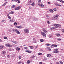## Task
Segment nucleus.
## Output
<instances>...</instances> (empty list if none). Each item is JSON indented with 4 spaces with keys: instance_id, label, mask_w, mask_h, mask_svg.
<instances>
[{
    "instance_id": "nucleus-1",
    "label": "nucleus",
    "mask_w": 64,
    "mask_h": 64,
    "mask_svg": "<svg viewBox=\"0 0 64 64\" xmlns=\"http://www.w3.org/2000/svg\"><path fill=\"white\" fill-rule=\"evenodd\" d=\"M41 34L44 37H46V34L44 33V32H41Z\"/></svg>"
},
{
    "instance_id": "nucleus-2",
    "label": "nucleus",
    "mask_w": 64,
    "mask_h": 64,
    "mask_svg": "<svg viewBox=\"0 0 64 64\" xmlns=\"http://www.w3.org/2000/svg\"><path fill=\"white\" fill-rule=\"evenodd\" d=\"M38 5L39 6H41L42 7H44V5H43V4H42V3H41V4H38Z\"/></svg>"
},
{
    "instance_id": "nucleus-3",
    "label": "nucleus",
    "mask_w": 64,
    "mask_h": 64,
    "mask_svg": "<svg viewBox=\"0 0 64 64\" xmlns=\"http://www.w3.org/2000/svg\"><path fill=\"white\" fill-rule=\"evenodd\" d=\"M20 8H21V6H19L15 8V10H19V9Z\"/></svg>"
},
{
    "instance_id": "nucleus-4",
    "label": "nucleus",
    "mask_w": 64,
    "mask_h": 64,
    "mask_svg": "<svg viewBox=\"0 0 64 64\" xmlns=\"http://www.w3.org/2000/svg\"><path fill=\"white\" fill-rule=\"evenodd\" d=\"M24 31L25 33H27V32H29V31H28V30L27 29H24Z\"/></svg>"
},
{
    "instance_id": "nucleus-5",
    "label": "nucleus",
    "mask_w": 64,
    "mask_h": 64,
    "mask_svg": "<svg viewBox=\"0 0 64 64\" xmlns=\"http://www.w3.org/2000/svg\"><path fill=\"white\" fill-rule=\"evenodd\" d=\"M54 26H55V27H56L57 28L58 27V24H54Z\"/></svg>"
},
{
    "instance_id": "nucleus-6",
    "label": "nucleus",
    "mask_w": 64,
    "mask_h": 64,
    "mask_svg": "<svg viewBox=\"0 0 64 64\" xmlns=\"http://www.w3.org/2000/svg\"><path fill=\"white\" fill-rule=\"evenodd\" d=\"M56 28H57L56 27H54L52 28H50V29L51 30H53V29H56Z\"/></svg>"
},
{
    "instance_id": "nucleus-7",
    "label": "nucleus",
    "mask_w": 64,
    "mask_h": 64,
    "mask_svg": "<svg viewBox=\"0 0 64 64\" xmlns=\"http://www.w3.org/2000/svg\"><path fill=\"white\" fill-rule=\"evenodd\" d=\"M16 50H17L18 51H19L20 49V48H16Z\"/></svg>"
},
{
    "instance_id": "nucleus-8",
    "label": "nucleus",
    "mask_w": 64,
    "mask_h": 64,
    "mask_svg": "<svg viewBox=\"0 0 64 64\" xmlns=\"http://www.w3.org/2000/svg\"><path fill=\"white\" fill-rule=\"evenodd\" d=\"M26 52H28V53H31V51H30L29 50H26Z\"/></svg>"
},
{
    "instance_id": "nucleus-9",
    "label": "nucleus",
    "mask_w": 64,
    "mask_h": 64,
    "mask_svg": "<svg viewBox=\"0 0 64 64\" xmlns=\"http://www.w3.org/2000/svg\"><path fill=\"white\" fill-rule=\"evenodd\" d=\"M18 30L14 29V32H17V31Z\"/></svg>"
},
{
    "instance_id": "nucleus-10",
    "label": "nucleus",
    "mask_w": 64,
    "mask_h": 64,
    "mask_svg": "<svg viewBox=\"0 0 64 64\" xmlns=\"http://www.w3.org/2000/svg\"><path fill=\"white\" fill-rule=\"evenodd\" d=\"M50 12H52V13H53V10L52 9H50Z\"/></svg>"
},
{
    "instance_id": "nucleus-11",
    "label": "nucleus",
    "mask_w": 64,
    "mask_h": 64,
    "mask_svg": "<svg viewBox=\"0 0 64 64\" xmlns=\"http://www.w3.org/2000/svg\"><path fill=\"white\" fill-rule=\"evenodd\" d=\"M47 56L48 57H50L51 56V55L49 54H48L47 55Z\"/></svg>"
},
{
    "instance_id": "nucleus-12",
    "label": "nucleus",
    "mask_w": 64,
    "mask_h": 64,
    "mask_svg": "<svg viewBox=\"0 0 64 64\" xmlns=\"http://www.w3.org/2000/svg\"><path fill=\"white\" fill-rule=\"evenodd\" d=\"M14 21H15V20H14V19L13 18L11 20L12 22H14Z\"/></svg>"
},
{
    "instance_id": "nucleus-13",
    "label": "nucleus",
    "mask_w": 64,
    "mask_h": 64,
    "mask_svg": "<svg viewBox=\"0 0 64 64\" xmlns=\"http://www.w3.org/2000/svg\"><path fill=\"white\" fill-rule=\"evenodd\" d=\"M56 36H60V34H56Z\"/></svg>"
},
{
    "instance_id": "nucleus-14",
    "label": "nucleus",
    "mask_w": 64,
    "mask_h": 64,
    "mask_svg": "<svg viewBox=\"0 0 64 64\" xmlns=\"http://www.w3.org/2000/svg\"><path fill=\"white\" fill-rule=\"evenodd\" d=\"M30 63V61L29 60H28L27 62V63L28 64H29V63Z\"/></svg>"
},
{
    "instance_id": "nucleus-15",
    "label": "nucleus",
    "mask_w": 64,
    "mask_h": 64,
    "mask_svg": "<svg viewBox=\"0 0 64 64\" xmlns=\"http://www.w3.org/2000/svg\"><path fill=\"white\" fill-rule=\"evenodd\" d=\"M14 12H10V14H13Z\"/></svg>"
},
{
    "instance_id": "nucleus-16",
    "label": "nucleus",
    "mask_w": 64,
    "mask_h": 64,
    "mask_svg": "<svg viewBox=\"0 0 64 64\" xmlns=\"http://www.w3.org/2000/svg\"><path fill=\"white\" fill-rule=\"evenodd\" d=\"M2 48H3V46L2 45L0 46V49H2Z\"/></svg>"
},
{
    "instance_id": "nucleus-17",
    "label": "nucleus",
    "mask_w": 64,
    "mask_h": 64,
    "mask_svg": "<svg viewBox=\"0 0 64 64\" xmlns=\"http://www.w3.org/2000/svg\"><path fill=\"white\" fill-rule=\"evenodd\" d=\"M29 47L30 48V49H33V47L32 46H29Z\"/></svg>"
},
{
    "instance_id": "nucleus-18",
    "label": "nucleus",
    "mask_w": 64,
    "mask_h": 64,
    "mask_svg": "<svg viewBox=\"0 0 64 64\" xmlns=\"http://www.w3.org/2000/svg\"><path fill=\"white\" fill-rule=\"evenodd\" d=\"M41 0H39L38 2V4H40V3H41Z\"/></svg>"
},
{
    "instance_id": "nucleus-19",
    "label": "nucleus",
    "mask_w": 64,
    "mask_h": 64,
    "mask_svg": "<svg viewBox=\"0 0 64 64\" xmlns=\"http://www.w3.org/2000/svg\"><path fill=\"white\" fill-rule=\"evenodd\" d=\"M54 47H56L57 46L56 44H54L53 45Z\"/></svg>"
},
{
    "instance_id": "nucleus-20",
    "label": "nucleus",
    "mask_w": 64,
    "mask_h": 64,
    "mask_svg": "<svg viewBox=\"0 0 64 64\" xmlns=\"http://www.w3.org/2000/svg\"><path fill=\"white\" fill-rule=\"evenodd\" d=\"M16 33L17 34H20V32L18 31H18L17 32H16Z\"/></svg>"
},
{
    "instance_id": "nucleus-21",
    "label": "nucleus",
    "mask_w": 64,
    "mask_h": 64,
    "mask_svg": "<svg viewBox=\"0 0 64 64\" xmlns=\"http://www.w3.org/2000/svg\"><path fill=\"white\" fill-rule=\"evenodd\" d=\"M38 55H42V54L41 53H38Z\"/></svg>"
},
{
    "instance_id": "nucleus-22",
    "label": "nucleus",
    "mask_w": 64,
    "mask_h": 64,
    "mask_svg": "<svg viewBox=\"0 0 64 64\" xmlns=\"http://www.w3.org/2000/svg\"><path fill=\"white\" fill-rule=\"evenodd\" d=\"M57 18V17L56 16L54 17V20H55V19H56Z\"/></svg>"
},
{
    "instance_id": "nucleus-23",
    "label": "nucleus",
    "mask_w": 64,
    "mask_h": 64,
    "mask_svg": "<svg viewBox=\"0 0 64 64\" xmlns=\"http://www.w3.org/2000/svg\"><path fill=\"white\" fill-rule=\"evenodd\" d=\"M53 10H54V11H57V10H56V8H54L53 9Z\"/></svg>"
},
{
    "instance_id": "nucleus-24",
    "label": "nucleus",
    "mask_w": 64,
    "mask_h": 64,
    "mask_svg": "<svg viewBox=\"0 0 64 64\" xmlns=\"http://www.w3.org/2000/svg\"><path fill=\"white\" fill-rule=\"evenodd\" d=\"M34 5H35V3L33 2L32 4H31V5H32V6H34Z\"/></svg>"
},
{
    "instance_id": "nucleus-25",
    "label": "nucleus",
    "mask_w": 64,
    "mask_h": 64,
    "mask_svg": "<svg viewBox=\"0 0 64 64\" xmlns=\"http://www.w3.org/2000/svg\"><path fill=\"white\" fill-rule=\"evenodd\" d=\"M12 8H15L16 7V6L15 5H13L12 6Z\"/></svg>"
},
{
    "instance_id": "nucleus-26",
    "label": "nucleus",
    "mask_w": 64,
    "mask_h": 64,
    "mask_svg": "<svg viewBox=\"0 0 64 64\" xmlns=\"http://www.w3.org/2000/svg\"><path fill=\"white\" fill-rule=\"evenodd\" d=\"M28 2L29 3H32V0H29Z\"/></svg>"
},
{
    "instance_id": "nucleus-27",
    "label": "nucleus",
    "mask_w": 64,
    "mask_h": 64,
    "mask_svg": "<svg viewBox=\"0 0 64 64\" xmlns=\"http://www.w3.org/2000/svg\"><path fill=\"white\" fill-rule=\"evenodd\" d=\"M61 40V39L59 38H57V40H58V41H60V40Z\"/></svg>"
},
{
    "instance_id": "nucleus-28",
    "label": "nucleus",
    "mask_w": 64,
    "mask_h": 64,
    "mask_svg": "<svg viewBox=\"0 0 64 64\" xmlns=\"http://www.w3.org/2000/svg\"><path fill=\"white\" fill-rule=\"evenodd\" d=\"M44 41V40L43 39H41L40 40V42H43Z\"/></svg>"
},
{
    "instance_id": "nucleus-29",
    "label": "nucleus",
    "mask_w": 64,
    "mask_h": 64,
    "mask_svg": "<svg viewBox=\"0 0 64 64\" xmlns=\"http://www.w3.org/2000/svg\"><path fill=\"white\" fill-rule=\"evenodd\" d=\"M58 48H56L54 50V51H58Z\"/></svg>"
},
{
    "instance_id": "nucleus-30",
    "label": "nucleus",
    "mask_w": 64,
    "mask_h": 64,
    "mask_svg": "<svg viewBox=\"0 0 64 64\" xmlns=\"http://www.w3.org/2000/svg\"><path fill=\"white\" fill-rule=\"evenodd\" d=\"M43 31L44 33H46L47 32V31L45 30H44Z\"/></svg>"
},
{
    "instance_id": "nucleus-31",
    "label": "nucleus",
    "mask_w": 64,
    "mask_h": 64,
    "mask_svg": "<svg viewBox=\"0 0 64 64\" xmlns=\"http://www.w3.org/2000/svg\"><path fill=\"white\" fill-rule=\"evenodd\" d=\"M12 47V45L10 44H8V47Z\"/></svg>"
},
{
    "instance_id": "nucleus-32",
    "label": "nucleus",
    "mask_w": 64,
    "mask_h": 64,
    "mask_svg": "<svg viewBox=\"0 0 64 64\" xmlns=\"http://www.w3.org/2000/svg\"><path fill=\"white\" fill-rule=\"evenodd\" d=\"M2 53H3V54H6V52H5V51H3L2 52Z\"/></svg>"
},
{
    "instance_id": "nucleus-33",
    "label": "nucleus",
    "mask_w": 64,
    "mask_h": 64,
    "mask_svg": "<svg viewBox=\"0 0 64 64\" xmlns=\"http://www.w3.org/2000/svg\"><path fill=\"white\" fill-rule=\"evenodd\" d=\"M8 45H9V44H6V47H8Z\"/></svg>"
},
{
    "instance_id": "nucleus-34",
    "label": "nucleus",
    "mask_w": 64,
    "mask_h": 64,
    "mask_svg": "<svg viewBox=\"0 0 64 64\" xmlns=\"http://www.w3.org/2000/svg\"><path fill=\"white\" fill-rule=\"evenodd\" d=\"M18 64H21L22 63V62L21 61L18 62Z\"/></svg>"
},
{
    "instance_id": "nucleus-35",
    "label": "nucleus",
    "mask_w": 64,
    "mask_h": 64,
    "mask_svg": "<svg viewBox=\"0 0 64 64\" xmlns=\"http://www.w3.org/2000/svg\"><path fill=\"white\" fill-rule=\"evenodd\" d=\"M4 39H7V38L6 36H4Z\"/></svg>"
},
{
    "instance_id": "nucleus-36",
    "label": "nucleus",
    "mask_w": 64,
    "mask_h": 64,
    "mask_svg": "<svg viewBox=\"0 0 64 64\" xmlns=\"http://www.w3.org/2000/svg\"><path fill=\"white\" fill-rule=\"evenodd\" d=\"M6 3H4L2 5V6H5V5H6Z\"/></svg>"
},
{
    "instance_id": "nucleus-37",
    "label": "nucleus",
    "mask_w": 64,
    "mask_h": 64,
    "mask_svg": "<svg viewBox=\"0 0 64 64\" xmlns=\"http://www.w3.org/2000/svg\"><path fill=\"white\" fill-rule=\"evenodd\" d=\"M17 22H15L14 23V25L16 26V25H17Z\"/></svg>"
},
{
    "instance_id": "nucleus-38",
    "label": "nucleus",
    "mask_w": 64,
    "mask_h": 64,
    "mask_svg": "<svg viewBox=\"0 0 64 64\" xmlns=\"http://www.w3.org/2000/svg\"><path fill=\"white\" fill-rule=\"evenodd\" d=\"M58 27H59L60 28H61V26L59 24H58Z\"/></svg>"
},
{
    "instance_id": "nucleus-39",
    "label": "nucleus",
    "mask_w": 64,
    "mask_h": 64,
    "mask_svg": "<svg viewBox=\"0 0 64 64\" xmlns=\"http://www.w3.org/2000/svg\"><path fill=\"white\" fill-rule=\"evenodd\" d=\"M23 28L21 27V26H18V28Z\"/></svg>"
},
{
    "instance_id": "nucleus-40",
    "label": "nucleus",
    "mask_w": 64,
    "mask_h": 64,
    "mask_svg": "<svg viewBox=\"0 0 64 64\" xmlns=\"http://www.w3.org/2000/svg\"><path fill=\"white\" fill-rule=\"evenodd\" d=\"M18 58H19V59H20L21 58V56H18Z\"/></svg>"
},
{
    "instance_id": "nucleus-41",
    "label": "nucleus",
    "mask_w": 64,
    "mask_h": 64,
    "mask_svg": "<svg viewBox=\"0 0 64 64\" xmlns=\"http://www.w3.org/2000/svg\"><path fill=\"white\" fill-rule=\"evenodd\" d=\"M53 45H54V44H52L51 45L50 47H52V48L54 47V46H53Z\"/></svg>"
},
{
    "instance_id": "nucleus-42",
    "label": "nucleus",
    "mask_w": 64,
    "mask_h": 64,
    "mask_svg": "<svg viewBox=\"0 0 64 64\" xmlns=\"http://www.w3.org/2000/svg\"><path fill=\"white\" fill-rule=\"evenodd\" d=\"M49 45H50V44H47V46H49Z\"/></svg>"
},
{
    "instance_id": "nucleus-43",
    "label": "nucleus",
    "mask_w": 64,
    "mask_h": 64,
    "mask_svg": "<svg viewBox=\"0 0 64 64\" xmlns=\"http://www.w3.org/2000/svg\"><path fill=\"white\" fill-rule=\"evenodd\" d=\"M55 16L56 17V18H58V16H58V15L57 14Z\"/></svg>"
},
{
    "instance_id": "nucleus-44",
    "label": "nucleus",
    "mask_w": 64,
    "mask_h": 64,
    "mask_svg": "<svg viewBox=\"0 0 64 64\" xmlns=\"http://www.w3.org/2000/svg\"><path fill=\"white\" fill-rule=\"evenodd\" d=\"M8 18L9 19H11V17L10 16L8 17Z\"/></svg>"
},
{
    "instance_id": "nucleus-45",
    "label": "nucleus",
    "mask_w": 64,
    "mask_h": 64,
    "mask_svg": "<svg viewBox=\"0 0 64 64\" xmlns=\"http://www.w3.org/2000/svg\"><path fill=\"white\" fill-rule=\"evenodd\" d=\"M59 51H56V53H59Z\"/></svg>"
},
{
    "instance_id": "nucleus-46",
    "label": "nucleus",
    "mask_w": 64,
    "mask_h": 64,
    "mask_svg": "<svg viewBox=\"0 0 64 64\" xmlns=\"http://www.w3.org/2000/svg\"><path fill=\"white\" fill-rule=\"evenodd\" d=\"M48 50L49 51H51V49L50 48L48 49Z\"/></svg>"
},
{
    "instance_id": "nucleus-47",
    "label": "nucleus",
    "mask_w": 64,
    "mask_h": 64,
    "mask_svg": "<svg viewBox=\"0 0 64 64\" xmlns=\"http://www.w3.org/2000/svg\"><path fill=\"white\" fill-rule=\"evenodd\" d=\"M54 4L56 5V6H58V4L56 3Z\"/></svg>"
},
{
    "instance_id": "nucleus-48",
    "label": "nucleus",
    "mask_w": 64,
    "mask_h": 64,
    "mask_svg": "<svg viewBox=\"0 0 64 64\" xmlns=\"http://www.w3.org/2000/svg\"><path fill=\"white\" fill-rule=\"evenodd\" d=\"M60 63L61 64H63V62H62V61H60Z\"/></svg>"
},
{
    "instance_id": "nucleus-49",
    "label": "nucleus",
    "mask_w": 64,
    "mask_h": 64,
    "mask_svg": "<svg viewBox=\"0 0 64 64\" xmlns=\"http://www.w3.org/2000/svg\"><path fill=\"white\" fill-rule=\"evenodd\" d=\"M34 43H36V41L35 40H34Z\"/></svg>"
},
{
    "instance_id": "nucleus-50",
    "label": "nucleus",
    "mask_w": 64,
    "mask_h": 64,
    "mask_svg": "<svg viewBox=\"0 0 64 64\" xmlns=\"http://www.w3.org/2000/svg\"><path fill=\"white\" fill-rule=\"evenodd\" d=\"M48 37H49V38H51V37H52V36H50V35Z\"/></svg>"
},
{
    "instance_id": "nucleus-51",
    "label": "nucleus",
    "mask_w": 64,
    "mask_h": 64,
    "mask_svg": "<svg viewBox=\"0 0 64 64\" xmlns=\"http://www.w3.org/2000/svg\"><path fill=\"white\" fill-rule=\"evenodd\" d=\"M44 60L45 61H46V60H47V58H44Z\"/></svg>"
},
{
    "instance_id": "nucleus-52",
    "label": "nucleus",
    "mask_w": 64,
    "mask_h": 64,
    "mask_svg": "<svg viewBox=\"0 0 64 64\" xmlns=\"http://www.w3.org/2000/svg\"><path fill=\"white\" fill-rule=\"evenodd\" d=\"M24 48L25 49H28V48L27 47H24Z\"/></svg>"
},
{
    "instance_id": "nucleus-53",
    "label": "nucleus",
    "mask_w": 64,
    "mask_h": 64,
    "mask_svg": "<svg viewBox=\"0 0 64 64\" xmlns=\"http://www.w3.org/2000/svg\"><path fill=\"white\" fill-rule=\"evenodd\" d=\"M57 0L58 1H60V2H61V1H62V0Z\"/></svg>"
},
{
    "instance_id": "nucleus-54",
    "label": "nucleus",
    "mask_w": 64,
    "mask_h": 64,
    "mask_svg": "<svg viewBox=\"0 0 64 64\" xmlns=\"http://www.w3.org/2000/svg\"><path fill=\"white\" fill-rule=\"evenodd\" d=\"M62 2V3H64V1H62V0L61 2Z\"/></svg>"
},
{
    "instance_id": "nucleus-55",
    "label": "nucleus",
    "mask_w": 64,
    "mask_h": 64,
    "mask_svg": "<svg viewBox=\"0 0 64 64\" xmlns=\"http://www.w3.org/2000/svg\"><path fill=\"white\" fill-rule=\"evenodd\" d=\"M4 21H5V20H2V22H4Z\"/></svg>"
},
{
    "instance_id": "nucleus-56",
    "label": "nucleus",
    "mask_w": 64,
    "mask_h": 64,
    "mask_svg": "<svg viewBox=\"0 0 64 64\" xmlns=\"http://www.w3.org/2000/svg\"><path fill=\"white\" fill-rule=\"evenodd\" d=\"M14 44H17V42L16 41L15 42Z\"/></svg>"
},
{
    "instance_id": "nucleus-57",
    "label": "nucleus",
    "mask_w": 64,
    "mask_h": 64,
    "mask_svg": "<svg viewBox=\"0 0 64 64\" xmlns=\"http://www.w3.org/2000/svg\"><path fill=\"white\" fill-rule=\"evenodd\" d=\"M40 51H43V50L41 49L40 50Z\"/></svg>"
},
{
    "instance_id": "nucleus-58",
    "label": "nucleus",
    "mask_w": 64,
    "mask_h": 64,
    "mask_svg": "<svg viewBox=\"0 0 64 64\" xmlns=\"http://www.w3.org/2000/svg\"><path fill=\"white\" fill-rule=\"evenodd\" d=\"M50 48H49V47H47V49H48V50Z\"/></svg>"
},
{
    "instance_id": "nucleus-59",
    "label": "nucleus",
    "mask_w": 64,
    "mask_h": 64,
    "mask_svg": "<svg viewBox=\"0 0 64 64\" xmlns=\"http://www.w3.org/2000/svg\"><path fill=\"white\" fill-rule=\"evenodd\" d=\"M47 22L48 24H50V22H49V21Z\"/></svg>"
},
{
    "instance_id": "nucleus-60",
    "label": "nucleus",
    "mask_w": 64,
    "mask_h": 64,
    "mask_svg": "<svg viewBox=\"0 0 64 64\" xmlns=\"http://www.w3.org/2000/svg\"><path fill=\"white\" fill-rule=\"evenodd\" d=\"M7 56L8 58H9V57H10V56H9V55H7Z\"/></svg>"
},
{
    "instance_id": "nucleus-61",
    "label": "nucleus",
    "mask_w": 64,
    "mask_h": 64,
    "mask_svg": "<svg viewBox=\"0 0 64 64\" xmlns=\"http://www.w3.org/2000/svg\"><path fill=\"white\" fill-rule=\"evenodd\" d=\"M39 64H42V62H40Z\"/></svg>"
},
{
    "instance_id": "nucleus-62",
    "label": "nucleus",
    "mask_w": 64,
    "mask_h": 64,
    "mask_svg": "<svg viewBox=\"0 0 64 64\" xmlns=\"http://www.w3.org/2000/svg\"><path fill=\"white\" fill-rule=\"evenodd\" d=\"M32 58H34V57H35V56H32Z\"/></svg>"
},
{
    "instance_id": "nucleus-63",
    "label": "nucleus",
    "mask_w": 64,
    "mask_h": 64,
    "mask_svg": "<svg viewBox=\"0 0 64 64\" xmlns=\"http://www.w3.org/2000/svg\"><path fill=\"white\" fill-rule=\"evenodd\" d=\"M51 3V2H48V4H50Z\"/></svg>"
},
{
    "instance_id": "nucleus-64",
    "label": "nucleus",
    "mask_w": 64,
    "mask_h": 64,
    "mask_svg": "<svg viewBox=\"0 0 64 64\" xmlns=\"http://www.w3.org/2000/svg\"><path fill=\"white\" fill-rule=\"evenodd\" d=\"M56 64H59L60 63H59L58 62H56Z\"/></svg>"
}]
</instances>
